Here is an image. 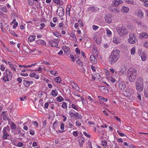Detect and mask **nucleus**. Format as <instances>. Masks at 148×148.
Masks as SVG:
<instances>
[{
	"label": "nucleus",
	"mask_w": 148,
	"mask_h": 148,
	"mask_svg": "<svg viewBox=\"0 0 148 148\" xmlns=\"http://www.w3.org/2000/svg\"><path fill=\"white\" fill-rule=\"evenodd\" d=\"M11 79L10 78H9L8 77V76H7V75L3 77V80L5 82L6 81H9L10 80H11Z\"/></svg>",
	"instance_id": "bb28decb"
},
{
	"label": "nucleus",
	"mask_w": 148,
	"mask_h": 148,
	"mask_svg": "<svg viewBox=\"0 0 148 148\" xmlns=\"http://www.w3.org/2000/svg\"><path fill=\"white\" fill-rule=\"evenodd\" d=\"M71 84L72 87L76 90H78L79 89V88L78 86L75 84L74 82H72L71 83Z\"/></svg>",
	"instance_id": "f3484780"
},
{
	"label": "nucleus",
	"mask_w": 148,
	"mask_h": 148,
	"mask_svg": "<svg viewBox=\"0 0 148 148\" xmlns=\"http://www.w3.org/2000/svg\"><path fill=\"white\" fill-rule=\"evenodd\" d=\"M105 20L106 22L108 23H110L112 22V19L111 18H109L107 16H106L105 18Z\"/></svg>",
	"instance_id": "412c9836"
},
{
	"label": "nucleus",
	"mask_w": 148,
	"mask_h": 148,
	"mask_svg": "<svg viewBox=\"0 0 148 148\" xmlns=\"http://www.w3.org/2000/svg\"><path fill=\"white\" fill-rule=\"evenodd\" d=\"M107 144V143L106 141L105 140H103L102 141L101 144L102 145L104 146H106Z\"/></svg>",
	"instance_id": "8fccbe9b"
},
{
	"label": "nucleus",
	"mask_w": 148,
	"mask_h": 148,
	"mask_svg": "<svg viewBox=\"0 0 148 148\" xmlns=\"http://www.w3.org/2000/svg\"><path fill=\"white\" fill-rule=\"evenodd\" d=\"M106 33L107 35H109L112 34V32L109 29H106Z\"/></svg>",
	"instance_id": "37998d69"
},
{
	"label": "nucleus",
	"mask_w": 148,
	"mask_h": 148,
	"mask_svg": "<svg viewBox=\"0 0 148 148\" xmlns=\"http://www.w3.org/2000/svg\"><path fill=\"white\" fill-rule=\"evenodd\" d=\"M23 84L26 87H28L29 86L30 82L29 81L25 80H23Z\"/></svg>",
	"instance_id": "6ab92c4d"
},
{
	"label": "nucleus",
	"mask_w": 148,
	"mask_h": 148,
	"mask_svg": "<svg viewBox=\"0 0 148 148\" xmlns=\"http://www.w3.org/2000/svg\"><path fill=\"white\" fill-rule=\"evenodd\" d=\"M71 6L69 5H68L66 8V12L67 13L68 11L69 12L68 14L70 16V11L71 10Z\"/></svg>",
	"instance_id": "f704fd0d"
},
{
	"label": "nucleus",
	"mask_w": 148,
	"mask_h": 148,
	"mask_svg": "<svg viewBox=\"0 0 148 148\" xmlns=\"http://www.w3.org/2000/svg\"><path fill=\"white\" fill-rule=\"evenodd\" d=\"M62 107L63 108H66L67 107L66 104L65 102H64L63 103L62 106Z\"/></svg>",
	"instance_id": "c03bdc74"
},
{
	"label": "nucleus",
	"mask_w": 148,
	"mask_h": 148,
	"mask_svg": "<svg viewBox=\"0 0 148 148\" xmlns=\"http://www.w3.org/2000/svg\"><path fill=\"white\" fill-rule=\"evenodd\" d=\"M62 49L64 53H66V54L68 55L70 53V50L69 47L66 46H64L62 47Z\"/></svg>",
	"instance_id": "9d476101"
},
{
	"label": "nucleus",
	"mask_w": 148,
	"mask_h": 148,
	"mask_svg": "<svg viewBox=\"0 0 148 148\" xmlns=\"http://www.w3.org/2000/svg\"><path fill=\"white\" fill-rule=\"evenodd\" d=\"M6 75L9 78L11 79L12 77V73L8 69L6 70Z\"/></svg>",
	"instance_id": "ddd939ff"
},
{
	"label": "nucleus",
	"mask_w": 148,
	"mask_h": 148,
	"mask_svg": "<svg viewBox=\"0 0 148 148\" xmlns=\"http://www.w3.org/2000/svg\"><path fill=\"white\" fill-rule=\"evenodd\" d=\"M53 34L54 36H56L58 38H60L61 37V36L59 35L57 32H54Z\"/></svg>",
	"instance_id": "a19ab883"
},
{
	"label": "nucleus",
	"mask_w": 148,
	"mask_h": 148,
	"mask_svg": "<svg viewBox=\"0 0 148 148\" xmlns=\"http://www.w3.org/2000/svg\"><path fill=\"white\" fill-rule=\"evenodd\" d=\"M144 83L143 79L142 77L138 78L135 82L136 88L138 92H142L144 88Z\"/></svg>",
	"instance_id": "7ed1b4c3"
},
{
	"label": "nucleus",
	"mask_w": 148,
	"mask_h": 148,
	"mask_svg": "<svg viewBox=\"0 0 148 148\" xmlns=\"http://www.w3.org/2000/svg\"><path fill=\"white\" fill-rule=\"evenodd\" d=\"M64 124L63 123H62L60 125V128L62 130L64 129Z\"/></svg>",
	"instance_id": "09e8293b"
},
{
	"label": "nucleus",
	"mask_w": 148,
	"mask_h": 148,
	"mask_svg": "<svg viewBox=\"0 0 148 148\" xmlns=\"http://www.w3.org/2000/svg\"><path fill=\"white\" fill-rule=\"evenodd\" d=\"M127 2L129 4H130L135 5L136 4V2L133 1L128 0V1Z\"/></svg>",
	"instance_id": "49530a36"
},
{
	"label": "nucleus",
	"mask_w": 148,
	"mask_h": 148,
	"mask_svg": "<svg viewBox=\"0 0 148 148\" xmlns=\"http://www.w3.org/2000/svg\"><path fill=\"white\" fill-rule=\"evenodd\" d=\"M98 97L99 99L101 101H103L106 102L108 101V99H107L104 98L100 96H98Z\"/></svg>",
	"instance_id": "cd10ccee"
},
{
	"label": "nucleus",
	"mask_w": 148,
	"mask_h": 148,
	"mask_svg": "<svg viewBox=\"0 0 148 148\" xmlns=\"http://www.w3.org/2000/svg\"><path fill=\"white\" fill-rule=\"evenodd\" d=\"M10 131V127L8 126L4 127L3 130V134H6L7 133V131Z\"/></svg>",
	"instance_id": "dca6fc26"
},
{
	"label": "nucleus",
	"mask_w": 148,
	"mask_h": 148,
	"mask_svg": "<svg viewBox=\"0 0 148 148\" xmlns=\"http://www.w3.org/2000/svg\"><path fill=\"white\" fill-rule=\"evenodd\" d=\"M120 53V51L116 49L112 51L108 59V62L110 64H113L116 62L119 57Z\"/></svg>",
	"instance_id": "f257e3e1"
},
{
	"label": "nucleus",
	"mask_w": 148,
	"mask_h": 148,
	"mask_svg": "<svg viewBox=\"0 0 148 148\" xmlns=\"http://www.w3.org/2000/svg\"><path fill=\"white\" fill-rule=\"evenodd\" d=\"M56 12L57 14L60 17L63 16L64 15V9L61 6H59Z\"/></svg>",
	"instance_id": "0eeeda50"
},
{
	"label": "nucleus",
	"mask_w": 148,
	"mask_h": 148,
	"mask_svg": "<svg viewBox=\"0 0 148 148\" xmlns=\"http://www.w3.org/2000/svg\"><path fill=\"white\" fill-rule=\"evenodd\" d=\"M70 37H72L73 40L76 41H77V39L76 38V36L75 34L72 33L70 34Z\"/></svg>",
	"instance_id": "2f4dec72"
},
{
	"label": "nucleus",
	"mask_w": 148,
	"mask_h": 148,
	"mask_svg": "<svg viewBox=\"0 0 148 148\" xmlns=\"http://www.w3.org/2000/svg\"><path fill=\"white\" fill-rule=\"evenodd\" d=\"M137 73L136 69L130 68L127 73V76L128 79L131 82H134L136 77Z\"/></svg>",
	"instance_id": "f03ea898"
},
{
	"label": "nucleus",
	"mask_w": 148,
	"mask_h": 148,
	"mask_svg": "<svg viewBox=\"0 0 148 148\" xmlns=\"http://www.w3.org/2000/svg\"><path fill=\"white\" fill-rule=\"evenodd\" d=\"M139 38L140 39H145L148 38V33L143 32L140 34V35Z\"/></svg>",
	"instance_id": "1a4fd4ad"
},
{
	"label": "nucleus",
	"mask_w": 148,
	"mask_h": 148,
	"mask_svg": "<svg viewBox=\"0 0 148 148\" xmlns=\"http://www.w3.org/2000/svg\"><path fill=\"white\" fill-rule=\"evenodd\" d=\"M58 39H55L52 41H49V44L51 47H55L58 46Z\"/></svg>",
	"instance_id": "423d86ee"
},
{
	"label": "nucleus",
	"mask_w": 148,
	"mask_h": 148,
	"mask_svg": "<svg viewBox=\"0 0 148 148\" xmlns=\"http://www.w3.org/2000/svg\"><path fill=\"white\" fill-rule=\"evenodd\" d=\"M83 134L87 137L88 138L90 137V136L89 135H88L86 132H84Z\"/></svg>",
	"instance_id": "e2e57ef3"
},
{
	"label": "nucleus",
	"mask_w": 148,
	"mask_h": 148,
	"mask_svg": "<svg viewBox=\"0 0 148 148\" xmlns=\"http://www.w3.org/2000/svg\"><path fill=\"white\" fill-rule=\"evenodd\" d=\"M112 6H115V7L118 6L120 4L122 3V1L120 0H113L112 1Z\"/></svg>",
	"instance_id": "6e6552de"
},
{
	"label": "nucleus",
	"mask_w": 148,
	"mask_h": 148,
	"mask_svg": "<svg viewBox=\"0 0 148 148\" xmlns=\"http://www.w3.org/2000/svg\"><path fill=\"white\" fill-rule=\"evenodd\" d=\"M144 4L145 6L148 7V1H145Z\"/></svg>",
	"instance_id": "774afa93"
},
{
	"label": "nucleus",
	"mask_w": 148,
	"mask_h": 148,
	"mask_svg": "<svg viewBox=\"0 0 148 148\" xmlns=\"http://www.w3.org/2000/svg\"><path fill=\"white\" fill-rule=\"evenodd\" d=\"M121 10L123 12H127L129 10V8L128 7L124 6L123 7Z\"/></svg>",
	"instance_id": "393cba45"
},
{
	"label": "nucleus",
	"mask_w": 148,
	"mask_h": 148,
	"mask_svg": "<svg viewBox=\"0 0 148 148\" xmlns=\"http://www.w3.org/2000/svg\"><path fill=\"white\" fill-rule=\"evenodd\" d=\"M92 29L93 30H97L98 28V27L96 25H93L92 26Z\"/></svg>",
	"instance_id": "5fc2aeb1"
},
{
	"label": "nucleus",
	"mask_w": 148,
	"mask_h": 148,
	"mask_svg": "<svg viewBox=\"0 0 148 148\" xmlns=\"http://www.w3.org/2000/svg\"><path fill=\"white\" fill-rule=\"evenodd\" d=\"M88 9L89 10H91L93 12H95V7L94 6L89 7Z\"/></svg>",
	"instance_id": "e433bc0d"
},
{
	"label": "nucleus",
	"mask_w": 148,
	"mask_h": 148,
	"mask_svg": "<svg viewBox=\"0 0 148 148\" xmlns=\"http://www.w3.org/2000/svg\"><path fill=\"white\" fill-rule=\"evenodd\" d=\"M18 25V23L17 22L15 23L14 25L13 26V29H15L16 28V27Z\"/></svg>",
	"instance_id": "6e6d98bb"
},
{
	"label": "nucleus",
	"mask_w": 148,
	"mask_h": 148,
	"mask_svg": "<svg viewBox=\"0 0 148 148\" xmlns=\"http://www.w3.org/2000/svg\"><path fill=\"white\" fill-rule=\"evenodd\" d=\"M9 136V135L8 133L3 134L2 136V139H6L7 137Z\"/></svg>",
	"instance_id": "72a5a7b5"
},
{
	"label": "nucleus",
	"mask_w": 148,
	"mask_h": 148,
	"mask_svg": "<svg viewBox=\"0 0 148 148\" xmlns=\"http://www.w3.org/2000/svg\"><path fill=\"white\" fill-rule=\"evenodd\" d=\"M58 94V92L56 90H53L52 91L51 95L53 96H56Z\"/></svg>",
	"instance_id": "b1692460"
},
{
	"label": "nucleus",
	"mask_w": 148,
	"mask_h": 148,
	"mask_svg": "<svg viewBox=\"0 0 148 148\" xmlns=\"http://www.w3.org/2000/svg\"><path fill=\"white\" fill-rule=\"evenodd\" d=\"M126 69L125 68H123L120 71V72L122 73L123 75H124L125 73Z\"/></svg>",
	"instance_id": "a18cd8bd"
},
{
	"label": "nucleus",
	"mask_w": 148,
	"mask_h": 148,
	"mask_svg": "<svg viewBox=\"0 0 148 148\" xmlns=\"http://www.w3.org/2000/svg\"><path fill=\"white\" fill-rule=\"evenodd\" d=\"M141 58L143 61H145L146 59V56L145 53H143L141 56Z\"/></svg>",
	"instance_id": "c85d7f7f"
},
{
	"label": "nucleus",
	"mask_w": 148,
	"mask_h": 148,
	"mask_svg": "<svg viewBox=\"0 0 148 148\" xmlns=\"http://www.w3.org/2000/svg\"><path fill=\"white\" fill-rule=\"evenodd\" d=\"M27 98V97L26 96H25L24 97H21L20 98V99L21 101H23L25 99H26Z\"/></svg>",
	"instance_id": "864d4df0"
},
{
	"label": "nucleus",
	"mask_w": 148,
	"mask_h": 148,
	"mask_svg": "<svg viewBox=\"0 0 148 148\" xmlns=\"http://www.w3.org/2000/svg\"><path fill=\"white\" fill-rule=\"evenodd\" d=\"M75 52H76V53L77 54H80V50L78 48H76L75 49Z\"/></svg>",
	"instance_id": "79ce46f5"
},
{
	"label": "nucleus",
	"mask_w": 148,
	"mask_h": 148,
	"mask_svg": "<svg viewBox=\"0 0 148 148\" xmlns=\"http://www.w3.org/2000/svg\"><path fill=\"white\" fill-rule=\"evenodd\" d=\"M138 17L140 18L143 17V12L142 10H139L138 11Z\"/></svg>",
	"instance_id": "a211bd4d"
},
{
	"label": "nucleus",
	"mask_w": 148,
	"mask_h": 148,
	"mask_svg": "<svg viewBox=\"0 0 148 148\" xmlns=\"http://www.w3.org/2000/svg\"><path fill=\"white\" fill-rule=\"evenodd\" d=\"M132 93V90L130 89H129L127 91H125L124 93L125 95L128 97L129 99L133 100L134 99V97L133 96H131Z\"/></svg>",
	"instance_id": "39448f33"
},
{
	"label": "nucleus",
	"mask_w": 148,
	"mask_h": 148,
	"mask_svg": "<svg viewBox=\"0 0 148 148\" xmlns=\"http://www.w3.org/2000/svg\"><path fill=\"white\" fill-rule=\"evenodd\" d=\"M129 36L130 38H135V37L134 36V34H132V33L130 34Z\"/></svg>",
	"instance_id": "69168bd1"
},
{
	"label": "nucleus",
	"mask_w": 148,
	"mask_h": 148,
	"mask_svg": "<svg viewBox=\"0 0 148 148\" xmlns=\"http://www.w3.org/2000/svg\"><path fill=\"white\" fill-rule=\"evenodd\" d=\"M54 80L55 82L58 83H60L61 81V78L59 77H56Z\"/></svg>",
	"instance_id": "a878e982"
},
{
	"label": "nucleus",
	"mask_w": 148,
	"mask_h": 148,
	"mask_svg": "<svg viewBox=\"0 0 148 148\" xmlns=\"http://www.w3.org/2000/svg\"><path fill=\"white\" fill-rule=\"evenodd\" d=\"M144 45L145 47H148V42L147 41L145 42V43L144 44Z\"/></svg>",
	"instance_id": "338daca9"
},
{
	"label": "nucleus",
	"mask_w": 148,
	"mask_h": 148,
	"mask_svg": "<svg viewBox=\"0 0 148 148\" xmlns=\"http://www.w3.org/2000/svg\"><path fill=\"white\" fill-rule=\"evenodd\" d=\"M70 57L72 59V61L73 62H74L75 61V59H74V56L73 55L71 54L70 56Z\"/></svg>",
	"instance_id": "052dcab7"
},
{
	"label": "nucleus",
	"mask_w": 148,
	"mask_h": 148,
	"mask_svg": "<svg viewBox=\"0 0 148 148\" xmlns=\"http://www.w3.org/2000/svg\"><path fill=\"white\" fill-rule=\"evenodd\" d=\"M72 107L75 110H77L78 108L77 106L74 104H73L71 105Z\"/></svg>",
	"instance_id": "de8ad7c7"
},
{
	"label": "nucleus",
	"mask_w": 148,
	"mask_h": 148,
	"mask_svg": "<svg viewBox=\"0 0 148 148\" xmlns=\"http://www.w3.org/2000/svg\"><path fill=\"white\" fill-rule=\"evenodd\" d=\"M49 103L47 102L44 105V108H47L49 106Z\"/></svg>",
	"instance_id": "bf43d9fd"
},
{
	"label": "nucleus",
	"mask_w": 148,
	"mask_h": 148,
	"mask_svg": "<svg viewBox=\"0 0 148 148\" xmlns=\"http://www.w3.org/2000/svg\"><path fill=\"white\" fill-rule=\"evenodd\" d=\"M29 76L31 77H34L37 79H38L39 78V76L38 75H36V74L34 73H30Z\"/></svg>",
	"instance_id": "2eb2a0df"
},
{
	"label": "nucleus",
	"mask_w": 148,
	"mask_h": 148,
	"mask_svg": "<svg viewBox=\"0 0 148 148\" xmlns=\"http://www.w3.org/2000/svg\"><path fill=\"white\" fill-rule=\"evenodd\" d=\"M32 123L34 124V125H36V127H38V124L36 121H33Z\"/></svg>",
	"instance_id": "0e129e2a"
},
{
	"label": "nucleus",
	"mask_w": 148,
	"mask_h": 148,
	"mask_svg": "<svg viewBox=\"0 0 148 148\" xmlns=\"http://www.w3.org/2000/svg\"><path fill=\"white\" fill-rule=\"evenodd\" d=\"M3 119L5 121L7 120L8 119V116L6 115H4L3 116Z\"/></svg>",
	"instance_id": "603ef678"
},
{
	"label": "nucleus",
	"mask_w": 148,
	"mask_h": 148,
	"mask_svg": "<svg viewBox=\"0 0 148 148\" xmlns=\"http://www.w3.org/2000/svg\"><path fill=\"white\" fill-rule=\"evenodd\" d=\"M70 115L71 117H73V116H75L76 117H77L78 119H81V117L79 116V114L77 112L76 113H74L73 112H69Z\"/></svg>",
	"instance_id": "f8f14e48"
},
{
	"label": "nucleus",
	"mask_w": 148,
	"mask_h": 148,
	"mask_svg": "<svg viewBox=\"0 0 148 148\" xmlns=\"http://www.w3.org/2000/svg\"><path fill=\"white\" fill-rule=\"evenodd\" d=\"M90 59L92 61L95 62L96 61V59L95 58V56L93 55H91L90 56Z\"/></svg>",
	"instance_id": "473e14b6"
},
{
	"label": "nucleus",
	"mask_w": 148,
	"mask_h": 148,
	"mask_svg": "<svg viewBox=\"0 0 148 148\" xmlns=\"http://www.w3.org/2000/svg\"><path fill=\"white\" fill-rule=\"evenodd\" d=\"M35 37L36 36H30L29 38H28V40H29V41H30V42H32V41H34L35 40Z\"/></svg>",
	"instance_id": "aec40b11"
},
{
	"label": "nucleus",
	"mask_w": 148,
	"mask_h": 148,
	"mask_svg": "<svg viewBox=\"0 0 148 148\" xmlns=\"http://www.w3.org/2000/svg\"><path fill=\"white\" fill-rule=\"evenodd\" d=\"M73 136H77L78 135V133L77 131H74L73 132Z\"/></svg>",
	"instance_id": "13d9d810"
},
{
	"label": "nucleus",
	"mask_w": 148,
	"mask_h": 148,
	"mask_svg": "<svg viewBox=\"0 0 148 148\" xmlns=\"http://www.w3.org/2000/svg\"><path fill=\"white\" fill-rule=\"evenodd\" d=\"M76 126H80L81 125V123L78 121H76Z\"/></svg>",
	"instance_id": "4d7b16f0"
},
{
	"label": "nucleus",
	"mask_w": 148,
	"mask_h": 148,
	"mask_svg": "<svg viewBox=\"0 0 148 148\" xmlns=\"http://www.w3.org/2000/svg\"><path fill=\"white\" fill-rule=\"evenodd\" d=\"M113 41L114 43L116 44L119 43L120 42V40L115 37H113Z\"/></svg>",
	"instance_id": "4be33fe9"
},
{
	"label": "nucleus",
	"mask_w": 148,
	"mask_h": 148,
	"mask_svg": "<svg viewBox=\"0 0 148 148\" xmlns=\"http://www.w3.org/2000/svg\"><path fill=\"white\" fill-rule=\"evenodd\" d=\"M119 87L121 90H123L125 87V85L123 82L119 81Z\"/></svg>",
	"instance_id": "9b49d317"
},
{
	"label": "nucleus",
	"mask_w": 148,
	"mask_h": 148,
	"mask_svg": "<svg viewBox=\"0 0 148 148\" xmlns=\"http://www.w3.org/2000/svg\"><path fill=\"white\" fill-rule=\"evenodd\" d=\"M50 72L52 75H54V76H57V75H56V74L58 73L57 71H50Z\"/></svg>",
	"instance_id": "58836bf2"
},
{
	"label": "nucleus",
	"mask_w": 148,
	"mask_h": 148,
	"mask_svg": "<svg viewBox=\"0 0 148 148\" xmlns=\"http://www.w3.org/2000/svg\"><path fill=\"white\" fill-rule=\"evenodd\" d=\"M23 144L21 143V142H19L18 143L17 146L19 147H22L23 146Z\"/></svg>",
	"instance_id": "680f3d73"
},
{
	"label": "nucleus",
	"mask_w": 148,
	"mask_h": 148,
	"mask_svg": "<svg viewBox=\"0 0 148 148\" xmlns=\"http://www.w3.org/2000/svg\"><path fill=\"white\" fill-rule=\"evenodd\" d=\"M64 99L61 96L58 97L56 98L57 101L58 102H61L64 100Z\"/></svg>",
	"instance_id": "7c9ffc66"
},
{
	"label": "nucleus",
	"mask_w": 148,
	"mask_h": 148,
	"mask_svg": "<svg viewBox=\"0 0 148 148\" xmlns=\"http://www.w3.org/2000/svg\"><path fill=\"white\" fill-rule=\"evenodd\" d=\"M10 127L11 129H15L16 128V125L13 122H12Z\"/></svg>",
	"instance_id": "c756f323"
},
{
	"label": "nucleus",
	"mask_w": 148,
	"mask_h": 148,
	"mask_svg": "<svg viewBox=\"0 0 148 148\" xmlns=\"http://www.w3.org/2000/svg\"><path fill=\"white\" fill-rule=\"evenodd\" d=\"M117 31L119 35L121 37L127 35L128 32L126 28L124 26L119 27L117 28Z\"/></svg>",
	"instance_id": "20e7f679"
},
{
	"label": "nucleus",
	"mask_w": 148,
	"mask_h": 148,
	"mask_svg": "<svg viewBox=\"0 0 148 148\" xmlns=\"http://www.w3.org/2000/svg\"><path fill=\"white\" fill-rule=\"evenodd\" d=\"M137 37L136 36L135 38H130L128 40V41L130 43L134 44L136 43L135 39Z\"/></svg>",
	"instance_id": "4468645a"
},
{
	"label": "nucleus",
	"mask_w": 148,
	"mask_h": 148,
	"mask_svg": "<svg viewBox=\"0 0 148 148\" xmlns=\"http://www.w3.org/2000/svg\"><path fill=\"white\" fill-rule=\"evenodd\" d=\"M131 53L132 55H134L135 53V49L134 47L131 50Z\"/></svg>",
	"instance_id": "ea45409f"
},
{
	"label": "nucleus",
	"mask_w": 148,
	"mask_h": 148,
	"mask_svg": "<svg viewBox=\"0 0 148 148\" xmlns=\"http://www.w3.org/2000/svg\"><path fill=\"white\" fill-rule=\"evenodd\" d=\"M77 63H78V65L81 66V67H82L83 66V63L82 61H80L79 59L78 60H77L76 61Z\"/></svg>",
	"instance_id": "4c0bfd02"
},
{
	"label": "nucleus",
	"mask_w": 148,
	"mask_h": 148,
	"mask_svg": "<svg viewBox=\"0 0 148 148\" xmlns=\"http://www.w3.org/2000/svg\"><path fill=\"white\" fill-rule=\"evenodd\" d=\"M37 43L39 44L45 45L46 44L45 42L43 40L40 39L37 40Z\"/></svg>",
	"instance_id": "5701e85b"
},
{
	"label": "nucleus",
	"mask_w": 148,
	"mask_h": 148,
	"mask_svg": "<svg viewBox=\"0 0 148 148\" xmlns=\"http://www.w3.org/2000/svg\"><path fill=\"white\" fill-rule=\"evenodd\" d=\"M29 4L30 5H32L34 3V1H32V0H27Z\"/></svg>",
	"instance_id": "3c124183"
},
{
	"label": "nucleus",
	"mask_w": 148,
	"mask_h": 148,
	"mask_svg": "<svg viewBox=\"0 0 148 148\" xmlns=\"http://www.w3.org/2000/svg\"><path fill=\"white\" fill-rule=\"evenodd\" d=\"M110 10L111 12H113L115 13H118L119 12V10L116 9L114 8H110Z\"/></svg>",
	"instance_id": "c9c22d12"
}]
</instances>
